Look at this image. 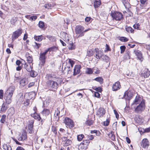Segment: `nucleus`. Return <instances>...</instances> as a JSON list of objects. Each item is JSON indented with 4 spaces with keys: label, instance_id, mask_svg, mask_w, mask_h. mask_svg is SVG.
I'll return each instance as SVG.
<instances>
[{
    "label": "nucleus",
    "instance_id": "nucleus-1",
    "mask_svg": "<svg viewBox=\"0 0 150 150\" xmlns=\"http://www.w3.org/2000/svg\"><path fill=\"white\" fill-rule=\"evenodd\" d=\"M62 81V79L60 78L49 80L47 82V86L50 90L54 91L57 88L59 84L61 83Z\"/></svg>",
    "mask_w": 150,
    "mask_h": 150
},
{
    "label": "nucleus",
    "instance_id": "nucleus-2",
    "mask_svg": "<svg viewBox=\"0 0 150 150\" xmlns=\"http://www.w3.org/2000/svg\"><path fill=\"white\" fill-rule=\"evenodd\" d=\"M111 14L113 19L116 21H120L123 18V15L120 12H115L112 13Z\"/></svg>",
    "mask_w": 150,
    "mask_h": 150
},
{
    "label": "nucleus",
    "instance_id": "nucleus-3",
    "mask_svg": "<svg viewBox=\"0 0 150 150\" xmlns=\"http://www.w3.org/2000/svg\"><path fill=\"white\" fill-rule=\"evenodd\" d=\"M64 122L67 127L72 128L74 126V123L73 121L68 117L65 118Z\"/></svg>",
    "mask_w": 150,
    "mask_h": 150
},
{
    "label": "nucleus",
    "instance_id": "nucleus-4",
    "mask_svg": "<svg viewBox=\"0 0 150 150\" xmlns=\"http://www.w3.org/2000/svg\"><path fill=\"white\" fill-rule=\"evenodd\" d=\"M89 143V141L88 140H84L81 142L79 146V147L83 150H85L87 148V146Z\"/></svg>",
    "mask_w": 150,
    "mask_h": 150
},
{
    "label": "nucleus",
    "instance_id": "nucleus-5",
    "mask_svg": "<svg viewBox=\"0 0 150 150\" xmlns=\"http://www.w3.org/2000/svg\"><path fill=\"white\" fill-rule=\"evenodd\" d=\"M22 30L21 29H18L14 32L12 36L13 40H14L17 38L22 33Z\"/></svg>",
    "mask_w": 150,
    "mask_h": 150
},
{
    "label": "nucleus",
    "instance_id": "nucleus-6",
    "mask_svg": "<svg viewBox=\"0 0 150 150\" xmlns=\"http://www.w3.org/2000/svg\"><path fill=\"white\" fill-rule=\"evenodd\" d=\"M145 101L142 100L139 104L137 106L135 109V110L136 112H139L143 111L144 109Z\"/></svg>",
    "mask_w": 150,
    "mask_h": 150
},
{
    "label": "nucleus",
    "instance_id": "nucleus-7",
    "mask_svg": "<svg viewBox=\"0 0 150 150\" xmlns=\"http://www.w3.org/2000/svg\"><path fill=\"white\" fill-rule=\"evenodd\" d=\"M15 90V87L13 86H10L6 91L5 95L12 96Z\"/></svg>",
    "mask_w": 150,
    "mask_h": 150
},
{
    "label": "nucleus",
    "instance_id": "nucleus-8",
    "mask_svg": "<svg viewBox=\"0 0 150 150\" xmlns=\"http://www.w3.org/2000/svg\"><path fill=\"white\" fill-rule=\"evenodd\" d=\"M96 52L95 57L97 59H100L103 54V52L101 50H99L98 48H96L94 49Z\"/></svg>",
    "mask_w": 150,
    "mask_h": 150
},
{
    "label": "nucleus",
    "instance_id": "nucleus-9",
    "mask_svg": "<svg viewBox=\"0 0 150 150\" xmlns=\"http://www.w3.org/2000/svg\"><path fill=\"white\" fill-rule=\"evenodd\" d=\"M105 110L104 108H100L97 112V115L99 117H101L105 114Z\"/></svg>",
    "mask_w": 150,
    "mask_h": 150
},
{
    "label": "nucleus",
    "instance_id": "nucleus-10",
    "mask_svg": "<svg viewBox=\"0 0 150 150\" xmlns=\"http://www.w3.org/2000/svg\"><path fill=\"white\" fill-rule=\"evenodd\" d=\"M121 88L120 82L117 81L114 83L112 86V90L114 91H117Z\"/></svg>",
    "mask_w": 150,
    "mask_h": 150
},
{
    "label": "nucleus",
    "instance_id": "nucleus-11",
    "mask_svg": "<svg viewBox=\"0 0 150 150\" xmlns=\"http://www.w3.org/2000/svg\"><path fill=\"white\" fill-rule=\"evenodd\" d=\"M29 124L28 125V129L27 130L28 132L30 133H32L33 131V124L34 120H29Z\"/></svg>",
    "mask_w": 150,
    "mask_h": 150
},
{
    "label": "nucleus",
    "instance_id": "nucleus-12",
    "mask_svg": "<svg viewBox=\"0 0 150 150\" xmlns=\"http://www.w3.org/2000/svg\"><path fill=\"white\" fill-rule=\"evenodd\" d=\"M149 141L147 139H143L142 142L141 146L144 149L147 148L149 146Z\"/></svg>",
    "mask_w": 150,
    "mask_h": 150
},
{
    "label": "nucleus",
    "instance_id": "nucleus-13",
    "mask_svg": "<svg viewBox=\"0 0 150 150\" xmlns=\"http://www.w3.org/2000/svg\"><path fill=\"white\" fill-rule=\"evenodd\" d=\"M46 55L42 53L40 54L39 60L40 61L41 64L42 65H43L45 63V60L46 59Z\"/></svg>",
    "mask_w": 150,
    "mask_h": 150
},
{
    "label": "nucleus",
    "instance_id": "nucleus-14",
    "mask_svg": "<svg viewBox=\"0 0 150 150\" xmlns=\"http://www.w3.org/2000/svg\"><path fill=\"white\" fill-rule=\"evenodd\" d=\"M81 66L79 65H76L74 69L73 75L75 76L79 74L80 72Z\"/></svg>",
    "mask_w": 150,
    "mask_h": 150
},
{
    "label": "nucleus",
    "instance_id": "nucleus-15",
    "mask_svg": "<svg viewBox=\"0 0 150 150\" xmlns=\"http://www.w3.org/2000/svg\"><path fill=\"white\" fill-rule=\"evenodd\" d=\"M84 28L81 25H77L75 28V32L76 34H79L82 32Z\"/></svg>",
    "mask_w": 150,
    "mask_h": 150
},
{
    "label": "nucleus",
    "instance_id": "nucleus-16",
    "mask_svg": "<svg viewBox=\"0 0 150 150\" xmlns=\"http://www.w3.org/2000/svg\"><path fill=\"white\" fill-rule=\"evenodd\" d=\"M27 138V133L26 132H23L22 134L20 136L18 140L19 141H23L26 139Z\"/></svg>",
    "mask_w": 150,
    "mask_h": 150
},
{
    "label": "nucleus",
    "instance_id": "nucleus-17",
    "mask_svg": "<svg viewBox=\"0 0 150 150\" xmlns=\"http://www.w3.org/2000/svg\"><path fill=\"white\" fill-rule=\"evenodd\" d=\"M132 96V94L130 91H126L124 95V98L128 100L130 99Z\"/></svg>",
    "mask_w": 150,
    "mask_h": 150
},
{
    "label": "nucleus",
    "instance_id": "nucleus-18",
    "mask_svg": "<svg viewBox=\"0 0 150 150\" xmlns=\"http://www.w3.org/2000/svg\"><path fill=\"white\" fill-rule=\"evenodd\" d=\"M135 55L137 56L138 58L142 62L143 60V58L142 57V54L141 52L139 50H137L134 51Z\"/></svg>",
    "mask_w": 150,
    "mask_h": 150
},
{
    "label": "nucleus",
    "instance_id": "nucleus-19",
    "mask_svg": "<svg viewBox=\"0 0 150 150\" xmlns=\"http://www.w3.org/2000/svg\"><path fill=\"white\" fill-rule=\"evenodd\" d=\"M12 97V96L5 95V94L4 99L5 100V102L7 104H9L11 102Z\"/></svg>",
    "mask_w": 150,
    "mask_h": 150
},
{
    "label": "nucleus",
    "instance_id": "nucleus-20",
    "mask_svg": "<svg viewBox=\"0 0 150 150\" xmlns=\"http://www.w3.org/2000/svg\"><path fill=\"white\" fill-rule=\"evenodd\" d=\"M142 76L144 78L148 77L150 74V72L147 69H145L142 73Z\"/></svg>",
    "mask_w": 150,
    "mask_h": 150
},
{
    "label": "nucleus",
    "instance_id": "nucleus-21",
    "mask_svg": "<svg viewBox=\"0 0 150 150\" xmlns=\"http://www.w3.org/2000/svg\"><path fill=\"white\" fill-rule=\"evenodd\" d=\"M141 100V98L139 96H137L132 104V105H137L140 103Z\"/></svg>",
    "mask_w": 150,
    "mask_h": 150
},
{
    "label": "nucleus",
    "instance_id": "nucleus-22",
    "mask_svg": "<svg viewBox=\"0 0 150 150\" xmlns=\"http://www.w3.org/2000/svg\"><path fill=\"white\" fill-rule=\"evenodd\" d=\"M24 67L28 72H30L32 70L30 64L25 63L24 65Z\"/></svg>",
    "mask_w": 150,
    "mask_h": 150
},
{
    "label": "nucleus",
    "instance_id": "nucleus-23",
    "mask_svg": "<svg viewBox=\"0 0 150 150\" xmlns=\"http://www.w3.org/2000/svg\"><path fill=\"white\" fill-rule=\"evenodd\" d=\"M62 69L65 73H67V74L70 73L71 71L70 67L68 66H67L66 67H64L63 66Z\"/></svg>",
    "mask_w": 150,
    "mask_h": 150
},
{
    "label": "nucleus",
    "instance_id": "nucleus-24",
    "mask_svg": "<svg viewBox=\"0 0 150 150\" xmlns=\"http://www.w3.org/2000/svg\"><path fill=\"white\" fill-rule=\"evenodd\" d=\"M94 6L95 8H98L101 4L100 0H94L93 1Z\"/></svg>",
    "mask_w": 150,
    "mask_h": 150
},
{
    "label": "nucleus",
    "instance_id": "nucleus-25",
    "mask_svg": "<svg viewBox=\"0 0 150 150\" xmlns=\"http://www.w3.org/2000/svg\"><path fill=\"white\" fill-rule=\"evenodd\" d=\"M31 116L34 117V118L36 119L38 121H40L41 118L40 116L39 115H38L37 113H33L31 114Z\"/></svg>",
    "mask_w": 150,
    "mask_h": 150
},
{
    "label": "nucleus",
    "instance_id": "nucleus-26",
    "mask_svg": "<svg viewBox=\"0 0 150 150\" xmlns=\"http://www.w3.org/2000/svg\"><path fill=\"white\" fill-rule=\"evenodd\" d=\"M26 56L27 58V61L28 63V64L32 63L33 61V59L32 56H30L28 53L26 54Z\"/></svg>",
    "mask_w": 150,
    "mask_h": 150
},
{
    "label": "nucleus",
    "instance_id": "nucleus-27",
    "mask_svg": "<svg viewBox=\"0 0 150 150\" xmlns=\"http://www.w3.org/2000/svg\"><path fill=\"white\" fill-rule=\"evenodd\" d=\"M109 137L112 140L114 141L115 139V135L114 134V132L113 131H111L110 132H109L108 134Z\"/></svg>",
    "mask_w": 150,
    "mask_h": 150
},
{
    "label": "nucleus",
    "instance_id": "nucleus-28",
    "mask_svg": "<svg viewBox=\"0 0 150 150\" xmlns=\"http://www.w3.org/2000/svg\"><path fill=\"white\" fill-rule=\"evenodd\" d=\"M42 113L43 115L47 116L50 113V111L48 109H44L42 111Z\"/></svg>",
    "mask_w": 150,
    "mask_h": 150
},
{
    "label": "nucleus",
    "instance_id": "nucleus-29",
    "mask_svg": "<svg viewBox=\"0 0 150 150\" xmlns=\"http://www.w3.org/2000/svg\"><path fill=\"white\" fill-rule=\"evenodd\" d=\"M34 39L36 41L40 42L43 39V36L42 35L39 36L35 35L34 37Z\"/></svg>",
    "mask_w": 150,
    "mask_h": 150
},
{
    "label": "nucleus",
    "instance_id": "nucleus-30",
    "mask_svg": "<svg viewBox=\"0 0 150 150\" xmlns=\"http://www.w3.org/2000/svg\"><path fill=\"white\" fill-rule=\"evenodd\" d=\"M122 2L126 8H128L130 7V4L127 1L125 0H122Z\"/></svg>",
    "mask_w": 150,
    "mask_h": 150
},
{
    "label": "nucleus",
    "instance_id": "nucleus-31",
    "mask_svg": "<svg viewBox=\"0 0 150 150\" xmlns=\"http://www.w3.org/2000/svg\"><path fill=\"white\" fill-rule=\"evenodd\" d=\"M101 58L103 61H105L106 62H108L109 60V58L108 56L104 54H103Z\"/></svg>",
    "mask_w": 150,
    "mask_h": 150
},
{
    "label": "nucleus",
    "instance_id": "nucleus-32",
    "mask_svg": "<svg viewBox=\"0 0 150 150\" xmlns=\"http://www.w3.org/2000/svg\"><path fill=\"white\" fill-rule=\"evenodd\" d=\"M26 81V79H22L20 80V84L21 87H22L25 85Z\"/></svg>",
    "mask_w": 150,
    "mask_h": 150
},
{
    "label": "nucleus",
    "instance_id": "nucleus-33",
    "mask_svg": "<svg viewBox=\"0 0 150 150\" xmlns=\"http://www.w3.org/2000/svg\"><path fill=\"white\" fill-rule=\"evenodd\" d=\"M17 20V18L16 17H13L10 19V22L12 25H14Z\"/></svg>",
    "mask_w": 150,
    "mask_h": 150
},
{
    "label": "nucleus",
    "instance_id": "nucleus-34",
    "mask_svg": "<svg viewBox=\"0 0 150 150\" xmlns=\"http://www.w3.org/2000/svg\"><path fill=\"white\" fill-rule=\"evenodd\" d=\"M3 148L5 150H12V148L11 146L6 144H4Z\"/></svg>",
    "mask_w": 150,
    "mask_h": 150
},
{
    "label": "nucleus",
    "instance_id": "nucleus-35",
    "mask_svg": "<svg viewBox=\"0 0 150 150\" xmlns=\"http://www.w3.org/2000/svg\"><path fill=\"white\" fill-rule=\"evenodd\" d=\"M93 49L89 50L87 52V55L89 56H91L94 54Z\"/></svg>",
    "mask_w": 150,
    "mask_h": 150
},
{
    "label": "nucleus",
    "instance_id": "nucleus-36",
    "mask_svg": "<svg viewBox=\"0 0 150 150\" xmlns=\"http://www.w3.org/2000/svg\"><path fill=\"white\" fill-rule=\"evenodd\" d=\"M86 73L88 74H91L93 73V69L91 68H87L86 71Z\"/></svg>",
    "mask_w": 150,
    "mask_h": 150
},
{
    "label": "nucleus",
    "instance_id": "nucleus-37",
    "mask_svg": "<svg viewBox=\"0 0 150 150\" xmlns=\"http://www.w3.org/2000/svg\"><path fill=\"white\" fill-rule=\"evenodd\" d=\"M93 123V121L90 119L87 120L86 122V124L90 126L92 125Z\"/></svg>",
    "mask_w": 150,
    "mask_h": 150
},
{
    "label": "nucleus",
    "instance_id": "nucleus-38",
    "mask_svg": "<svg viewBox=\"0 0 150 150\" xmlns=\"http://www.w3.org/2000/svg\"><path fill=\"white\" fill-rule=\"evenodd\" d=\"M8 108V107H7V106H6L5 103H4L2 105V107L1 108V110L3 112L5 111Z\"/></svg>",
    "mask_w": 150,
    "mask_h": 150
},
{
    "label": "nucleus",
    "instance_id": "nucleus-39",
    "mask_svg": "<svg viewBox=\"0 0 150 150\" xmlns=\"http://www.w3.org/2000/svg\"><path fill=\"white\" fill-rule=\"evenodd\" d=\"M126 30L128 32H130L131 33H133V29L130 27H126Z\"/></svg>",
    "mask_w": 150,
    "mask_h": 150
},
{
    "label": "nucleus",
    "instance_id": "nucleus-40",
    "mask_svg": "<svg viewBox=\"0 0 150 150\" xmlns=\"http://www.w3.org/2000/svg\"><path fill=\"white\" fill-rule=\"evenodd\" d=\"M93 72L94 74H98L100 73V71L97 68H94L93 69Z\"/></svg>",
    "mask_w": 150,
    "mask_h": 150
},
{
    "label": "nucleus",
    "instance_id": "nucleus-41",
    "mask_svg": "<svg viewBox=\"0 0 150 150\" xmlns=\"http://www.w3.org/2000/svg\"><path fill=\"white\" fill-rule=\"evenodd\" d=\"M69 49L70 50H73L75 49V46L73 45V42L70 43L69 45Z\"/></svg>",
    "mask_w": 150,
    "mask_h": 150
},
{
    "label": "nucleus",
    "instance_id": "nucleus-42",
    "mask_svg": "<svg viewBox=\"0 0 150 150\" xmlns=\"http://www.w3.org/2000/svg\"><path fill=\"white\" fill-rule=\"evenodd\" d=\"M94 80L100 82V83H102L103 81V79L100 77L96 78H95Z\"/></svg>",
    "mask_w": 150,
    "mask_h": 150
},
{
    "label": "nucleus",
    "instance_id": "nucleus-43",
    "mask_svg": "<svg viewBox=\"0 0 150 150\" xmlns=\"http://www.w3.org/2000/svg\"><path fill=\"white\" fill-rule=\"evenodd\" d=\"M6 116L5 115H3L1 116V122L2 123H4L6 120Z\"/></svg>",
    "mask_w": 150,
    "mask_h": 150
},
{
    "label": "nucleus",
    "instance_id": "nucleus-44",
    "mask_svg": "<svg viewBox=\"0 0 150 150\" xmlns=\"http://www.w3.org/2000/svg\"><path fill=\"white\" fill-rule=\"evenodd\" d=\"M51 99L49 97H48L45 100L43 103V104L45 105V103H46V105H47L48 103H50V102L51 101Z\"/></svg>",
    "mask_w": 150,
    "mask_h": 150
},
{
    "label": "nucleus",
    "instance_id": "nucleus-45",
    "mask_svg": "<svg viewBox=\"0 0 150 150\" xmlns=\"http://www.w3.org/2000/svg\"><path fill=\"white\" fill-rule=\"evenodd\" d=\"M49 49H50V51H56L58 50V48L57 47L53 46L49 48Z\"/></svg>",
    "mask_w": 150,
    "mask_h": 150
},
{
    "label": "nucleus",
    "instance_id": "nucleus-46",
    "mask_svg": "<svg viewBox=\"0 0 150 150\" xmlns=\"http://www.w3.org/2000/svg\"><path fill=\"white\" fill-rule=\"evenodd\" d=\"M45 26L44 23L42 21H40L39 23V27L42 28Z\"/></svg>",
    "mask_w": 150,
    "mask_h": 150
},
{
    "label": "nucleus",
    "instance_id": "nucleus-47",
    "mask_svg": "<svg viewBox=\"0 0 150 150\" xmlns=\"http://www.w3.org/2000/svg\"><path fill=\"white\" fill-rule=\"evenodd\" d=\"M84 137V135L81 134L78 135L77 136V139L79 141H81Z\"/></svg>",
    "mask_w": 150,
    "mask_h": 150
},
{
    "label": "nucleus",
    "instance_id": "nucleus-48",
    "mask_svg": "<svg viewBox=\"0 0 150 150\" xmlns=\"http://www.w3.org/2000/svg\"><path fill=\"white\" fill-rule=\"evenodd\" d=\"M71 143V140L69 139H67L64 144V145L65 146H69V145H70Z\"/></svg>",
    "mask_w": 150,
    "mask_h": 150
},
{
    "label": "nucleus",
    "instance_id": "nucleus-49",
    "mask_svg": "<svg viewBox=\"0 0 150 150\" xmlns=\"http://www.w3.org/2000/svg\"><path fill=\"white\" fill-rule=\"evenodd\" d=\"M44 7L45 8L47 9H49L51 7H53L52 5H51L50 3H48L47 4H46L45 5Z\"/></svg>",
    "mask_w": 150,
    "mask_h": 150
},
{
    "label": "nucleus",
    "instance_id": "nucleus-50",
    "mask_svg": "<svg viewBox=\"0 0 150 150\" xmlns=\"http://www.w3.org/2000/svg\"><path fill=\"white\" fill-rule=\"evenodd\" d=\"M37 18V17L36 16H30V20L32 21H33L35 20Z\"/></svg>",
    "mask_w": 150,
    "mask_h": 150
},
{
    "label": "nucleus",
    "instance_id": "nucleus-51",
    "mask_svg": "<svg viewBox=\"0 0 150 150\" xmlns=\"http://www.w3.org/2000/svg\"><path fill=\"white\" fill-rule=\"evenodd\" d=\"M120 40L123 42H126L127 41V39L125 37H121L120 38Z\"/></svg>",
    "mask_w": 150,
    "mask_h": 150
},
{
    "label": "nucleus",
    "instance_id": "nucleus-52",
    "mask_svg": "<svg viewBox=\"0 0 150 150\" xmlns=\"http://www.w3.org/2000/svg\"><path fill=\"white\" fill-rule=\"evenodd\" d=\"M133 27L135 29L139 30V28L140 25L139 23H136L133 25Z\"/></svg>",
    "mask_w": 150,
    "mask_h": 150
},
{
    "label": "nucleus",
    "instance_id": "nucleus-53",
    "mask_svg": "<svg viewBox=\"0 0 150 150\" xmlns=\"http://www.w3.org/2000/svg\"><path fill=\"white\" fill-rule=\"evenodd\" d=\"M120 49L121 50L120 52L121 53H122L125 51V46H120Z\"/></svg>",
    "mask_w": 150,
    "mask_h": 150
},
{
    "label": "nucleus",
    "instance_id": "nucleus-54",
    "mask_svg": "<svg viewBox=\"0 0 150 150\" xmlns=\"http://www.w3.org/2000/svg\"><path fill=\"white\" fill-rule=\"evenodd\" d=\"M46 37L47 38L50 40H51L52 41L53 40H54V37L50 35H47L46 36Z\"/></svg>",
    "mask_w": 150,
    "mask_h": 150
},
{
    "label": "nucleus",
    "instance_id": "nucleus-55",
    "mask_svg": "<svg viewBox=\"0 0 150 150\" xmlns=\"http://www.w3.org/2000/svg\"><path fill=\"white\" fill-rule=\"evenodd\" d=\"M35 45H34V47L35 48L38 49L41 46V44L35 42Z\"/></svg>",
    "mask_w": 150,
    "mask_h": 150
},
{
    "label": "nucleus",
    "instance_id": "nucleus-56",
    "mask_svg": "<svg viewBox=\"0 0 150 150\" xmlns=\"http://www.w3.org/2000/svg\"><path fill=\"white\" fill-rule=\"evenodd\" d=\"M30 75L31 77H35L36 76V74H35V72L33 71H30Z\"/></svg>",
    "mask_w": 150,
    "mask_h": 150
},
{
    "label": "nucleus",
    "instance_id": "nucleus-57",
    "mask_svg": "<svg viewBox=\"0 0 150 150\" xmlns=\"http://www.w3.org/2000/svg\"><path fill=\"white\" fill-rule=\"evenodd\" d=\"M69 64L71 65V67H72L74 64L75 63L72 60L69 59Z\"/></svg>",
    "mask_w": 150,
    "mask_h": 150
},
{
    "label": "nucleus",
    "instance_id": "nucleus-58",
    "mask_svg": "<svg viewBox=\"0 0 150 150\" xmlns=\"http://www.w3.org/2000/svg\"><path fill=\"white\" fill-rule=\"evenodd\" d=\"M52 131L55 134H57V132L56 129V127L54 126H52Z\"/></svg>",
    "mask_w": 150,
    "mask_h": 150
},
{
    "label": "nucleus",
    "instance_id": "nucleus-59",
    "mask_svg": "<svg viewBox=\"0 0 150 150\" xmlns=\"http://www.w3.org/2000/svg\"><path fill=\"white\" fill-rule=\"evenodd\" d=\"M24 103L25 104V105L27 106L28 105L30 104V100H27L25 101L24 102Z\"/></svg>",
    "mask_w": 150,
    "mask_h": 150
},
{
    "label": "nucleus",
    "instance_id": "nucleus-60",
    "mask_svg": "<svg viewBox=\"0 0 150 150\" xmlns=\"http://www.w3.org/2000/svg\"><path fill=\"white\" fill-rule=\"evenodd\" d=\"M114 113L116 117L118 119L119 117V116L117 111L115 110H114Z\"/></svg>",
    "mask_w": 150,
    "mask_h": 150
},
{
    "label": "nucleus",
    "instance_id": "nucleus-61",
    "mask_svg": "<svg viewBox=\"0 0 150 150\" xmlns=\"http://www.w3.org/2000/svg\"><path fill=\"white\" fill-rule=\"evenodd\" d=\"M147 1V0H140V3L142 5H144Z\"/></svg>",
    "mask_w": 150,
    "mask_h": 150
},
{
    "label": "nucleus",
    "instance_id": "nucleus-62",
    "mask_svg": "<svg viewBox=\"0 0 150 150\" xmlns=\"http://www.w3.org/2000/svg\"><path fill=\"white\" fill-rule=\"evenodd\" d=\"M100 96V94L98 92H95L94 93V96L95 97L99 98Z\"/></svg>",
    "mask_w": 150,
    "mask_h": 150
},
{
    "label": "nucleus",
    "instance_id": "nucleus-63",
    "mask_svg": "<svg viewBox=\"0 0 150 150\" xmlns=\"http://www.w3.org/2000/svg\"><path fill=\"white\" fill-rule=\"evenodd\" d=\"M60 113V112L59 110H55L54 115L56 116H58Z\"/></svg>",
    "mask_w": 150,
    "mask_h": 150
},
{
    "label": "nucleus",
    "instance_id": "nucleus-64",
    "mask_svg": "<svg viewBox=\"0 0 150 150\" xmlns=\"http://www.w3.org/2000/svg\"><path fill=\"white\" fill-rule=\"evenodd\" d=\"M16 150H25L21 146H18Z\"/></svg>",
    "mask_w": 150,
    "mask_h": 150
}]
</instances>
